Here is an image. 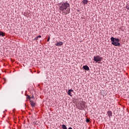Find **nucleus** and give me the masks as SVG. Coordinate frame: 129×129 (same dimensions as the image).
<instances>
[{"label": "nucleus", "mask_w": 129, "mask_h": 129, "mask_svg": "<svg viewBox=\"0 0 129 129\" xmlns=\"http://www.w3.org/2000/svg\"><path fill=\"white\" fill-rule=\"evenodd\" d=\"M107 114L110 118V117L112 116V111H111V110H108V111H107Z\"/></svg>", "instance_id": "nucleus-7"}, {"label": "nucleus", "mask_w": 129, "mask_h": 129, "mask_svg": "<svg viewBox=\"0 0 129 129\" xmlns=\"http://www.w3.org/2000/svg\"><path fill=\"white\" fill-rule=\"evenodd\" d=\"M34 97V96H32V97H31V98H33Z\"/></svg>", "instance_id": "nucleus-20"}, {"label": "nucleus", "mask_w": 129, "mask_h": 129, "mask_svg": "<svg viewBox=\"0 0 129 129\" xmlns=\"http://www.w3.org/2000/svg\"><path fill=\"white\" fill-rule=\"evenodd\" d=\"M62 127L63 129H68V128L67 127V126L65 124H62Z\"/></svg>", "instance_id": "nucleus-13"}, {"label": "nucleus", "mask_w": 129, "mask_h": 129, "mask_svg": "<svg viewBox=\"0 0 129 129\" xmlns=\"http://www.w3.org/2000/svg\"><path fill=\"white\" fill-rule=\"evenodd\" d=\"M50 39V37L48 36V39H47V41H49Z\"/></svg>", "instance_id": "nucleus-17"}, {"label": "nucleus", "mask_w": 129, "mask_h": 129, "mask_svg": "<svg viewBox=\"0 0 129 129\" xmlns=\"http://www.w3.org/2000/svg\"><path fill=\"white\" fill-rule=\"evenodd\" d=\"M85 103L82 102L81 103L79 107V109L83 110L84 109V107H85Z\"/></svg>", "instance_id": "nucleus-5"}, {"label": "nucleus", "mask_w": 129, "mask_h": 129, "mask_svg": "<svg viewBox=\"0 0 129 129\" xmlns=\"http://www.w3.org/2000/svg\"><path fill=\"white\" fill-rule=\"evenodd\" d=\"M72 92H74V90H72V89H70L68 91V95L70 96H72Z\"/></svg>", "instance_id": "nucleus-9"}, {"label": "nucleus", "mask_w": 129, "mask_h": 129, "mask_svg": "<svg viewBox=\"0 0 129 129\" xmlns=\"http://www.w3.org/2000/svg\"><path fill=\"white\" fill-rule=\"evenodd\" d=\"M83 69H85V70H86L87 71H89L90 70V68L89 67V66H88L87 65H84L83 67Z\"/></svg>", "instance_id": "nucleus-6"}, {"label": "nucleus", "mask_w": 129, "mask_h": 129, "mask_svg": "<svg viewBox=\"0 0 129 129\" xmlns=\"http://www.w3.org/2000/svg\"><path fill=\"white\" fill-rule=\"evenodd\" d=\"M86 121V122H89L90 119H89L88 118H87Z\"/></svg>", "instance_id": "nucleus-15"}, {"label": "nucleus", "mask_w": 129, "mask_h": 129, "mask_svg": "<svg viewBox=\"0 0 129 129\" xmlns=\"http://www.w3.org/2000/svg\"><path fill=\"white\" fill-rule=\"evenodd\" d=\"M68 7H70V4H69V3H66L62 2V3L59 4V9L60 10V11H62L64 13V10H67Z\"/></svg>", "instance_id": "nucleus-2"}, {"label": "nucleus", "mask_w": 129, "mask_h": 129, "mask_svg": "<svg viewBox=\"0 0 129 129\" xmlns=\"http://www.w3.org/2000/svg\"><path fill=\"white\" fill-rule=\"evenodd\" d=\"M5 33L3 31H0V36H5Z\"/></svg>", "instance_id": "nucleus-12"}, {"label": "nucleus", "mask_w": 129, "mask_h": 129, "mask_svg": "<svg viewBox=\"0 0 129 129\" xmlns=\"http://www.w3.org/2000/svg\"><path fill=\"white\" fill-rule=\"evenodd\" d=\"M126 8L127 9V10H129V5H126Z\"/></svg>", "instance_id": "nucleus-16"}, {"label": "nucleus", "mask_w": 129, "mask_h": 129, "mask_svg": "<svg viewBox=\"0 0 129 129\" xmlns=\"http://www.w3.org/2000/svg\"><path fill=\"white\" fill-rule=\"evenodd\" d=\"M111 41V44L115 46H119L120 45V43H119V38H116L115 37H113L111 36L110 38Z\"/></svg>", "instance_id": "nucleus-1"}, {"label": "nucleus", "mask_w": 129, "mask_h": 129, "mask_svg": "<svg viewBox=\"0 0 129 129\" xmlns=\"http://www.w3.org/2000/svg\"><path fill=\"white\" fill-rule=\"evenodd\" d=\"M82 3H83L84 5H86L88 4V0H83Z\"/></svg>", "instance_id": "nucleus-11"}, {"label": "nucleus", "mask_w": 129, "mask_h": 129, "mask_svg": "<svg viewBox=\"0 0 129 129\" xmlns=\"http://www.w3.org/2000/svg\"><path fill=\"white\" fill-rule=\"evenodd\" d=\"M66 11L64 12L65 14L67 15L68 14H69V13H70V9L69 8V7L67 8L66 9Z\"/></svg>", "instance_id": "nucleus-10"}, {"label": "nucleus", "mask_w": 129, "mask_h": 129, "mask_svg": "<svg viewBox=\"0 0 129 129\" xmlns=\"http://www.w3.org/2000/svg\"><path fill=\"white\" fill-rule=\"evenodd\" d=\"M37 37H38V39L39 38V37L41 38V35H38Z\"/></svg>", "instance_id": "nucleus-18"}, {"label": "nucleus", "mask_w": 129, "mask_h": 129, "mask_svg": "<svg viewBox=\"0 0 129 129\" xmlns=\"http://www.w3.org/2000/svg\"><path fill=\"white\" fill-rule=\"evenodd\" d=\"M27 98H29V100L30 101V104H31V106H35V105H36V103H35V102H34V101H32V100H31V99H32V98H31V97H30V96H28Z\"/></svg>", "instance_id": "nucleus-4"}, {"label": "nucleus", "mask_w": 129, "mask_h": 129, "mask_svg": "<svg viewBox=\"0 0 129 129\" xmlns=\"http://www.w3.org/2000/svg\"><path fill=\"white\" fill-rule=\"evenodd\" d=\"M4 80H5V81H6V79H4Z\"/></svg>", "instance_id": "nucleus-22"}, {"label": "nucleus", "mask_w": 129, "mask_h": 129, "mask_svg": "<svg viewBox=\"0 0 129 129\" xmlns=\"http://www.w3.org/2000/svg\"><path fill=\"white\" fill-rule=\"evenodd\" d=\"M4 80H5V81H6V79H4Z\"/></svg>", "instance_id": "nucleus-21"}, {"label": "nucleus", "mask_w": 129, "mask_h": 129, "mask_svg": "<svg viewBox=\"0 0 129 129\" xmlns=\"http://www.w3.org/2000/svg\"><path fill=\"white\" fill-rule=\"evenodd\" d=\"M38 36H36V37H35L34 40H38Z\"/></svg>", "instance_id": "nucleus-14"}, {"label": "nucleus", "mask_w": 129, "mask_h": 129, "mask_svg": "<svg viewBox=\"0 0 129 129\" xmlns=\"http://www.w3.org/2000/svg\"><path fill=\"white\" fill-rule=\"evenodd\" d=\"M102 57L99 56V55H97V56H94L93 60L96 62H98L99 61H101Z\"/></svg>", "instance_id": "nucleus-3"}, {"label": "nucleus", "mask_w": 129, "mask_h": 129, "mask_svg": "<svg viewBox=\"0 0 129 129\" xmlns=\"http://www.w3.org/2000/svg\"><path fill=\"white\" fill-rule=\"evenodd\" d=\"M55 45H56V46H61V45H63V42L59 41V42H57V43L55 44Z\"/></svg>", "instance_id": "nucleus-8"}, {"label": "nucleus", "mask_w": 129, "mask_h": 129, "mask_svg": "<svg viewBox=\"0 0 129 129\" xmlns=\"http://www.w3.org/2000/svg\"><path fill=\"white\" fill-rule=\"evenodd\" d=\"M68 129H73L72 127H69Z\"/></svg>", "instance_id": "nucleus-19"}]
</instances>
